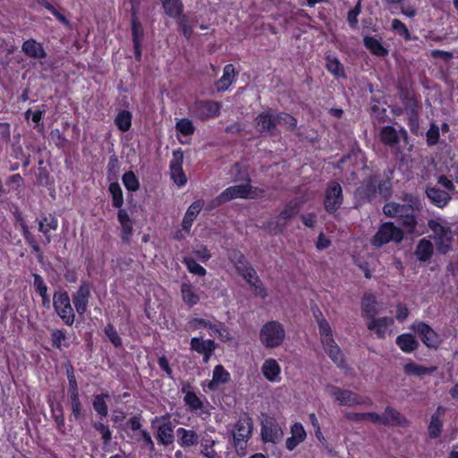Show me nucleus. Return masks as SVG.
Segmentation results:
<instances>
[{
  "label": "nucleus",
  "mask_w": 458,
  "mask_h": 458,
  "mask_svg": "<svg viewBox=\"0 0 458 458\" xmlns=\"http://www.w3.org/2000/svg\"><path fill=\"white\" fill-rule=\"evenodd\" d=\"M181 293L182 301L189 306L193 307L199 301V297L196 293L192 284L182 283L181 285Z\"/></svg>",
  "instance_id": "obj_43"
},
{
  "label": "nucleus",
  "mask_w": 458,
  "mask_h": 458,
  "mask_svg": "<svg viewBox=\"0 0 458 458\" xmlns=\"http://www.w3.org/2000/svg\"><path fill=\"white\" fill-rule=\"evenodd\" d=\"M439 131V127L435 123H431L429 129L426 132V141L428 146L432 147L438 143L440 139Z\"/></svg>",
  "instance_id": "obj_59"
},
{
  "label": "nucleus",
  "mask_w": 458,
  "mask_h": 458,
  "mask_svg": "<svg viewBox=\"0 0 458 458\" xmlns=\"http://www.w3.org/2000/svg\"><path fill=\"white\" fill-rule=\"evenodd\" d=\"M212 377L219 385H225L230 381L231 375L223 365L219 364L215 366Z\"/></svg>",
  "instance_id": "obj_58"
},
{
  "label": "nucleus",
  "mask_w": 458,
  "mask_h": 458,
  "mask_svg": "<svg viewBox=\"0 0 458 458\" xmlns=\"http://www.w3.org/2000/svg\"><path fill=\"white\" fill-rule=\"evenodd\" d=\"M428 227L431 234L428 239L434 241L437 251L445 255L453 249L454 235L448 223L441 218H430L428 220Z\"/></svg>",
  "instance_id": "obj_2"
},
{
  "label": "nucleus",
  "mask_w": 458,
  "mask_h": 458,
  "mask_svg": "<svg viewBox=\"0 0 458 458\" xmlns=\"http://www.w3.org/2000/svg\"><path fill=\"white\" fill-rule=\"evenodd\" d=\"M324 350L327 352V354L329 356V358L338 366V367H344V354L339 348V346L336 344L334 338H330L329 342L323 344Z\"/></svg>",
  "instance_id": "obj_36"
},
{
  "label": "nucleus",
  "mask_w": 458,
  "mask_h": 458,
  "mask_svg": "<svg viewBox=\"0 0 458 458\" xmlns=\"http://www.w3.org/2000/svg\"><path fill=\"white\" fill-rule=\"evenodd\" d=\"M92 290L90 281L81 280L78 289L72 293V305L80 317H83L88 310Z\"/></svg>",
  "instance_id": "obj_10"
},
{
  "label": "nucleus",
  "mask_w": 458,
  "mask_h": 458,
  "mask_svg": "<svg viewBox=\"0 0 458 458\" xmlns=\"http://www.w3.org/2000/svg\"><path fill=\"white\" fill-rule=\"evenodd\" d=\"M364 47L375 56L386 57L388 55L389 51L385 47L380 40L372 36H365L363 38Z\"/></svg>",
  "instance_id": "obj_34"
},
{
  "label": "nucleus",
  "mask_w": 458,
  "mask_h": 458,
  "mask_svg": "<svg viewBox=\"0 0 458 458\" xmlns=\"http://www.w3.org/2000/svg\"><path fill=\"white\" fill-rule=\"evenodd\" d=\"M395 344L404 353H411L420 346L419 341L416 339L415 335L411 333L399 335L395 338Z\"/></svg>",
  "instance_id": "obj_32"
},
{
  "label": "nucleus",
  "mask_w": 458,
  "mask_h": 458,
  "mask_svg": "<svg viewBox=\"0 0 458 458\" xmlns=\"http://www.w3.org/2000/svg\"><path fill=\"white\" fill-rule=\"evenodd\" d=\"M434 254V245L430 239H420L415 248L414 255L420 262H428Z\"/></svg>",
  "instance_id": "obj_29"
},
{
  "label": "nucleus",
  "mask_w": 458,
  "mask_h": 458,
  "mask_svg": "<svg viewBox=\"0 0 458 458\" xmlns=\"http://www.w3.org/2000/svg\"><path fill=\"white\" fill-rule=\"evenodd\" d=\"M384 420L387 421L386 425L403 426L409 425V420L395 409L387 406L383 413Z\"/></svg>",
  "instance_id": "obj_39"
},
{
  "label": "nucleus",
  "mask_w": 458,
  "mask_h": 458,
  "mask_svg": "<svg viewBox=\"0 0 458 458\" xmlns=\"http://www.w3.org/2000/svg\"><path fill=\"white\" fill-rule=\"evenodd\" d=\"M410 328L417 335L422 344L430 350H437L442 344L440 335L428 323L415 320Z\"/></svg>",
  "instance_id": "obj_9"
},
{
  "label": "nucleus",
  "mask_w": 458,
  "mask_h": 458,
  "mask_svg": "<svg viewBox=\"0 0 458 458\" xmlns=\"http://www.w3.org/2000/svg\"><path fill=\"white\" fill-rule=\"evenodd\" d=\"M221 102L208 99H196L190 106L189 111L191 117L205 122L218 117L221 113Z\"/></svg>",
  "instance_id": "obj_7"
},
{
  "label": "nucleus",
  "mask_w": 458,
  "mask_h": 458,
  "mask_svg": "<svg viewBox=\"0 0 458 458\" xmlns=\"http://www.w3.org/2000/svg\"><path fill=\"white\" fill-rule=\"evenodd\" d=\"M228 259L233 265L236 272L246 282H250L252 277L256 276V270L248 261L245 255L237 249H232L228 251Z\"/></svg>",
  "instance_id": "obj_14"
},
{
  "label": "nucleus",
  "mask_w": 458,
  "mask_h": 458,
  "mask_svg": "<svg viewBox=\"0 0 458 458\" xmlns=\"http://www.w3.org/2000/svg\"><path fill=\"white\" fill-rule=\"evenodd\" d=\"M177 443L182 448H188L198 445L199 436L193 429L178 428L176 429Z\"/></svg>",
  "instance_id": "obj_30"
},
{
  "label": "nucleus",
  "mask_w": 458,
  "mask_h": 458,
  "mask_svg": "<svg viewBox=\"0 0 458 458\" xmlns=\"http://www.w3.org/2000/svg\"><path fill=\"white\" fill-rule=\"evenodd\" d=\"M426 195L430 202L439 208H443L447 206L452 199L449 192L441 190L437 186L427 187Z\"/></svg>",
  "instance_id": "obj_24"
},
{
  "label": "nucleus",
  "mask_w": 458,
  "mask_h": 458,
  "mask_svg": "<svg viewBox=\"0 0 458 458\" xmlns=\"http://www.w3.org/2000/svg\"><path fill=\"white\" fill-rule=\"evenodd\" d=\"M408 133L403 127H400L399 131L392 125H386L380 129V141L387 147L394 148L400 143L401 138L407 139Z\"/></svg>",
  "instance_id": "obj_18"
},
{
  "label": "nucleus",
  "mask_w": 458,
  "mask_h": 458,
  "mask_svg": "<svg viewBox=\"0 0 458 458\" xmlns=\"http://www.w3.org/2000/svg\"><path fill=\"white\" fill-rule=\"evenodd\" d=\"M361 13V0H358L356 5L351 9L347 13V22L349 26L352 29L357 27L358 24V16Z\"/></svg>",
  "instance_id": "obj_62"
},
{
  "label": "nucleus",
  "mask_w": 458,
  "mask_h": 458,
  "mask_svg": "<svg viewBox=\"0 0 458 458\" xmlns=\"http://www.w3.org/2000/svg\"><path fill=\"white\" fill-rule=\"evenodd\" d=\"M403 237V230L401 227L396 226L393 222H385L379 225L377 233L370 239V244L375 248H381L391 242L399 243Z\"/></svg>",
  "instance_id": "obj_5"
},
{
  "label": "nucleus",
  "mask_w": 458,
  "mask_h": 458,
  "mask_svg": "<svg viewBox=\"0 0 458 458\" xmlns=\"http://www.w3.org/2000/svg\"><path fill=\"white\" fill-rule=\"evenodd\" d=\"M302 204L303 201L298 199L289 200L278 215L277 221H268L267 228L273 231L275 234L282 233L287 225V222L299 214Z\"/></svg>",
  "instance_id": "obj_8"
},
{
  "label": "nucleus",
  "mask_w": 458,
  "mask_h": 458,
  "mask_svg": "<svg viewBox=\"0 0 458 458\" xmlns=\"http://www.w3.org/2000/svg\"><path fill=\"white\" fill-rule=\"evenodd\" d=\"M264 377L269 382H279L281 380V367L275 359H267L261 367Z\"/></svg>",
  "instance_id": "obj_31"
},
{
  "label": "nucleus",
  "mask_w": 458,
  "mask_h": 458,
  "mask_svg": "<svg viewBox=\"0 0 458 458\" xmlns=\"http://www.w3.org/2000/svg\"><path fill=\"white\" fill-rule=\"evenodd\" d=\"M204 206L203 199H198L192 202L187 208L184 216L182 221V230L186 233H190L192 224Z\"/></svg>",
  "instance_id": "obj_27"
},
{
  "label": "nucleus",
  "mask_w": 458,
  "mask_h": 458,
  "mask_svg": "<svg viewBox=\"0 0 458 458\" xmlns=\"http://www.w3.org/2000/svg\"><path fill=\"white\" fill-rule=\"evenodd\" d=\"M67 338V332L65 329H55L51 332L52 346L56 349H61L62 345L68 347L70 344L64 343Z\"/></svg>",
  "instance_id": "obj_56"
},
{
  "label": "nucleus",
  "mask_w": 458,
  "mask_h": 458,
  "mask_svg": "<svg viewBox=\"0 0 458 458\" xmlns=\"http://www.w3.org/2000/svg\"><path fill=\"white\" fill-rule=\"evenodd\" d=\"M420 211L421 204L417 198L413 197L409 199V203L388 202L383 207L384 214L388 217L396 218L403 230L408 234L416 233Z\"/></svg>",
  "instance_id": "obj_1"
},
{
  "label": "nucleus",
  "mask_w": 458,
  "mask_h": 458,
  "mask_svg": "<svg viewBox=\"0 0 458 458\" xmlns=\"http://www.w3.org/2000/svg\"><path fill=\"white\" fill-rule=\"evenodd\" d=\"M117 219L121 225V239L124 243L131 242L133 234V222L128 212L124 208H120L117 212Z\"/></svg>",
  "instance_id": "obj_23"
},
{
  "label": "nucleus",
  "mask_w": 458,
  "mask_h": 458,
  "mask_svg": "<svg viewBox=\"0 0 458 458\" xmlns=\"http://www.w3.org/2000/svg\"><path fill=\"white\" fill-rule=\"evenodd\" d=\"M377 176L371 174L365 178L354 191V198L359 204L370 202L377 193Z\"/></svg>",
  "instance_id": "obj_16"
},
{
  "label": "nucleus",
  "mask_w": 458,
  "mask_h": 458,
  "mask_svg": "<svg viewBox=\"0 0 458 458\" xmlns=\"http://www.w3.org/2000/svg\"><path fill=\"white\" fill-rule=\"evenodd\" d=\"M247 283L253 289V291L257 296H259L262 299H265L267 296V291L257 274H256L255 277H252L250 282H247Z\"/></svg>",
  "instance_id": "obj_61"
},
{
  "label": "nucleus",
  "mask_w": 458,
  "mask_h": 458,
  "mask_svg": "<svg viewBox=\"0 0 458 458\" xmlns=\"http://www.w3.org/2000/svg\"><path fill=\"white\" fill-rule=\"evenodd\" d=\"M108 191L112 197V206L115 208H122L123 205V193L120 184L117 182H110Z\"/></svg>",
  "instance_id": "obj_44"
},
{
  "label": "nucleus",
  "mask_w": 458,
  "mask_h": 458,
  "mask_svg": "<svg viewBox=\"0 0 458 458\" xmlns=\"http://www.w3.org/2000/svg\"><path fill=\"white\" fill-rule=\"evenodd\" d=\"M325 61L327 70L335 78L346 77L344 65L335 55L327 54L325 55Z\"/></svg>",
  "instance_id": "obj_38"
},
{
  "label": "nucleus",
  "mask_w": 458,
  "mask_h": 458,
  "mask_svg": "<svg viewBox=\"0 0 458 458\" xmlns=\"http://www.w3.org/2000/svg\"><path fill=\"white\" fill-rule=\"evenodd\" d=\"M377 300L373 294H364L361 299V316L364 319L370 321L376 318L377 314Z\"/></svg>",
  "instance_id": "obj_33"
},
{
  "label": "nucleus",
  "mask_w": 458,
  "mask_h": 458,
  "mask_svg": "<svg viewBox=\"0 0 458 458\" xmlns=\"http://www.w3.org/2000/svg\"><path fill=\"white\" fill-rule=\"evenodd\" d=\"M445 411V407L438 405L435 412L431 415L429 424L428 426V434L429 438L436 439L441 436L444 428L443 418Z\"/></svg>",
  "instance_id": "obj_19"
},
{
  "label": "nucleus",
  "mask_w": 458,
  "mask_h": 458,
  "mask_svg": "<svg viewBox=\"0 0 458 458\" xmlns=\"http://www.w3.org/2000/svg\"><path fill=\"white\" fill-rule=\"evenodd\" d=\"M165 13L173 19L182 16L184 5L182 0H160Z\"/></svg>",
  "instance_id": "obj_35"
},
{
  "label": "nucleus",
  "mask_w": 458,
  "mask_h": 458,
  "mask_svg": "<svg viewBox=\"0 0 458 458\" xmlns=\"http://www.w3.org/2000/svg\"><path fill=\"white\" fill-rule=\"evenodd\" d=\"M329 394L342 406L352 407L357 403L358 394L351 390L331 386H329Z\"/></svg>",
  "instance_id": "obj_20"
},
{
  "label": "nucleus",
  "mask_w": 458,
  "mask_h": 458,
  "mask_svg": "<svg viewBox=\"0 0 458 458\" xmlns=\"http://www.w3.org/2000/svg\"><path fill=\"white\" fill-rule=\"evenodd\" d=\"M151 427L157 430L155 437L158 445L167 447L174 444L175 424L169 413L156 416L151 420Z\"/></svg>",
  "instance_id": "obj_4"
},
{
  "label": "nucleus",
  "mask_w": 458,
  "mask_h": 458,
  "mask_svg": "<svg viewBox=\"0 0 458 458\" xmlns=\"http://www.w3.org/2000/svg\"><path fill=\"white\" fill-rule=\"evenodd\" d=\"M21 50L28 57L33 59H45L47 55L43 45L34 38L24 40Z\"/></svg>",
  "instance_id": "obj_26"
},
{
  "label": "nucleus",
  "mask_w": 458,
  "mask_h": 458,
  "mask_svg": "<svg viewBox=\"0 0 458 458\" xmlns=\"http://www.w3.org/2000/svg\"><path fill=\"white\" fill-rule=\"evenodd\" d=\"M398 95L406 114L420 111V103L413 90L407 87L399 86Z\"/></svg>",
  "instance_id": "obj_21"
},
{
  "label": "nucleus",
  "mask_w": 458,
  "mask_h": 458,
  "mask_svg": "<svg viewBox=\"0 0 458 458\" xmlns=\"http://www.w3.org/2000/svg\"><path fill=\"white\" fill-rule=\"evenodd\" d=\"M52 418L55 423V427L58 431L64 432L65 429V420L64 415V409L61 404H57L54 407L53 404H50Z\"/></svg>",
  "instance_id": "obj_51"
},
{
  "label": "nucleus",
  "mask_w": 458,
  "mask_h": 458,
  "mask_svg": "<svg viewBox=\"0 0 458 458\" xmlns=\"http://www.w3.org/2000/svg\"><path fill=\"white\" fill-rule=\"evenodd\" d=\"M183 403L191 412L202 411L204 408L203 402L196 393H186L183 396Z\"/></svg>",
  "instance_id": "obj_48"
},
{
  "label": "nucleus",
  "mask_w": 458,
  "mask_h": 458,
  "mask_svg": "<svg viewBox=\"0 0 458 458\" xmlns=\"http://www.w3.org/2000/svg\"><path fill=\"white\" fill-rule=\"evenodd\" d=\"M92 427L95 430L100 433L103 444L105 445H108L111 443L113 437V432L109 426L98 420L94 421L92 423Z\"/></svg>",
  "instance_id": "obj_53"
},
{
  "label": "nucleus",
  "mask_w": 458,
  "mask_h": 458,
  "mask_svg": "<svg viewBox=\"0 0 458 458\" xmlns=\"http://www.w3.org/2000/svg\"><path fill=\"white\" fill-rule=\"evenodd\" d=\"M252 420L248 414L241 416L234 425L233 444L236 450H244L251 436Z\"/></svg>",
  "instance_id": "obj_12"
},
{
  "label": "nucleus",
  "mask_w": 458,
  "mask_h": 458,
  "mask_svg": "<svg viewBox=\"0 0 458 458\" xmlns=\"http://www.w3.org/2000/svg\"><path fill=\"white\" fill-rule=\"evenodd\" d=\"M176 129L184 136H190L194 133L195 127L191 120L182 118L176 123Z\"/></svg>",
  "instance_id": "obj_63"
},
{
  "label": "nucleus",
  "mask_w": 458,
  "mask_h": 458,
  "mask_svg": "<svg viewBox=\"0 0 458 458\" xmlns=\"http://www.w3.org/2000/svg\"><path fill=\"white\" fill-rule=\"evenodd\" d=\"M66 376L68 380V396L80 394L78 382L75 376V370L71 363L65 366Z\"/></svg>",
  "instance_id": "obj_47"
},
{
  "label": "nucleus",
  "mask_w": 458,
  "mask_h": 458,
  "mask_svg": "<svg viewBox=\"0 0 458 458\" xmlns=\"http://www.w3.org/2000/svg\"><path fill=\"white\" fill-rule=\"evenodd\" d=\"M259 337L265 348H277L284 344L286 337L284 326L277 320H269L261 327Z\"/></svg>",
  "instance_id": "obj_3"
},
{
  "label": "nucleus",
  "mask_w": 458,
  "mask_h": 458,
  "mask_svg": "<svg viewBox=\"0 0 458 458\" xmlns=\"http://www.w3.org/2000/svg\"><path fill=\"white\" fill-rule=\"evenodd\" d=\"M277 126L282 125L286 131H293L297 128V119L291 114L286 112H279L276 110Z\"/></svg>",
  "instance_id": "obj_45"
},
{
  "label": "nucleus",
  "mask_w": 458,
  "mask_h": 458,
  "mask_svg": "<svg viewBox=\"0 0 458 458\" xmlns=\"http://www.w3.org/2000/svg\"><path fill=\"white\" fill-rule=\"evenodd\" d=\"M254 125L256 130L263 135L272 137L280 133L277 129L276 110L273 108H267L259 113L254 118Z\"/></svg>",
  "instance_id": "obj_11"
},
{
  "label": "nucleus",
  "mask_w": 458,
  "mask_h": 458,
  "mask_svg": "<svg viewBox=\"0 0 458 458\" xmlns=\"http://www.w3.org/2000/svg\"><path fill=\"white\" fill-rule=\"evenodd\" d=\"M391 29L405 41L412 39L411 34L407 26L399 19H394L391 22Z\"/></svg>",
  "instance_id": "obj_55"
},
{
  "label": "nucleus",
  "mask_w": 458,
  "mask_h": 458,
  "mask_svg": "<svg viewBox=\"0 0 458 458\" xmlns=\"http://www.w3.org/2000/svg\"><path fill=\"white\" fill-rule=\"evenodd\" d=\"M72 299L66 291H55L53 294V307L63 323L72 327L76 318L75 309L72 306Z\"/></svg>",
  "instance_id": "obj_6"
},
{
  "label": "nucleus",
  "mask_w": 458,
  "mask_h": 458,
  "mask_svg": "<svg viewBox=\"0 0 458 458\" xmlns=\"http://www.w3.org/2000/svg\"><path fill=\"white\" fill-rule=\"evenodd\" d=\"M344 203V194L341 184L330 181L325 191L324 208L328 214H335Z\"/></svg>",
  "instance_id": "obj_13"
},
{
  "label": "nucleus",
  "mask_w": 458,
  "mask_h": 458,
  "mask_svg": "<svg viewBox=\"0 0 458 458\" xmlns=\"http://www.w3.org/2000/svg\"><path fill=\"white\" fill-rule=\"evenodd\" d=\"M437 369V366L426 367L417 364L415 362H408L403 366V371L408 376L422 377L425 375H431Z\"/></svg>",
  "instance_id": "obj_37"
},
{
  "label": "nucleus",
  "mask_w": 458,
  "mask_h": 458,
  "mask_svg": "<svg viewBox=\"0 0 458 458\" xmlns=\"http://www.w3.org/2000/svg\"><path fill=\"white\" fill-rule=\"evenodd\" d=\"M318 326L319 335H321L322 344L329 342L330 338H334L331 327L326 318H321L320 319H318Z\"/></svg>",
  "instance_id": "obj_57"
},
{
  "label": "nucleus",
  "mask_w": 458,
  "mask_h": 458,
  "mask_svg": "<svg viewBox=\"0 0 458 458\" xmlns=\"http://www.w3.org/2000/svg\"><path fill=\"white\" fill-rule=\"evenodd\" d=\"M236 76L237 72H235V68L232 64L225 65L222 77L216 82V91H226L235 81Z\"/></svg>",
  "instance_id": "obj_28"
},
{
  "label": "nucleus",
  "mask_w": 458,
  "mask_h": 458,
  "mask_svg": "<svg viewBox=\"0 0 458 458\" xmlns=\"http://www.w3.org/2000/svg\"><path fill=\"white\" fill-rule=\"evenodd\" d=\"M191 349L199 354H204L207 352H215L216 344L212 339L203 340L199 337H192L190 342Z\"/></svg>",
  "instance_id": "obj_40"
},
{
  "label": "nucleus",
  "mask_w": 458,
  "mask_h": 458,
  "mask_svg": "<svg viewBox=\"0 0 458 458\" xmlns=\"http://www.w3.org/2000/svg\"><path fill=\"white\" fill-rule=\"evenodd\" d=\"M394 320L392 317L374 318L367 322V327L370 331H374L378 339H385L387 328L393 326Z\"/></svg>",
  "instance_id": "obj_22"
},
{
  "label": "nucleus",
  "mask_w": 458,
  "mask_h": 458,
  "mask_svg": "<svg viewBox=\"0 0 458 458\" xmlns=\"http://www.w3.org/2000/svg\"><path fill=\"white\" fill-rule=\"evenodd\" d=\"M131 30L132 43H142L144 30L139 17L135 15V12H133L132 17H131Z\"/></svg>",
  "instance_id": "obj_49"
},
{
  "label": "nucleus",
  "mask_w": 458,
  "mask_h": 458,
  "mask_svg": "<svg viewBox=\"0 0 458 458\" xmlns=\"http://www.w3.org/2000/svg\"><path fill=\"white\" fill-rule=\"evenodd\" d=\"M132 114L128 110L120 111L115 118L114 124L123 132L128 131L131 127Z\"/></svg>",
  "instance_id": "obj_46"
},
{
  "label": "nucleus",
  "mask_w": 458,
  "mask_h": 458,
  "mask_svg": "<svg viewBox=\"0 0 458 458\" xmlns=\"http://www.w3.org/2000/svg\"><path fill=\"white\" fill-rule=\"evenodd\" d=\"M284 432L275 418L267 417L261 424V437L265 443L276 444L283 438Z\"/></svg>",
  "instance_id": "obj_17"
},
{
  "label": "nucleus",
  "mask_w": 458,
  "mask_h": 458,
  "mask_svg": "<svg viewBox=\"0 0 458 458\" xmlns=\"http://www.w3.org/2000/svg\"><path fill=\"white\" fill-rule=\"evenodd\" d=\"M265 191L261 188L254 187L249 183L233 185L222 191V197L225 198L227 202L234 199H255L262 195Z\"/></svg>",
  "instance_id": "obj_15"
},
{
  "label": "nucleus",
  "mask_w": 458,
  "mask_h": 458,
  "mask_svg": "<svg viewBox=\"0 0 458 458\" xmlns=\"http://www.w3.org/2000/svg\"><path fill=\"white\" fill-rule=\"evenodd\" d=\"M216 441L211 436H206L201 440V451L200 454L207 458H217V453L214 449Z\"/></svg>",
  "instance_id": "obj_50"
},
{
  "label": "nucleus",
  "mask_w": 458,
  "mask_h": 458,
  "mask_svg": "<svg viewBox=\"0 0 458 458\" xmlns=\"http://www.w3.org/2000/svg\"><path fill=\"white\" fill-rule=\"evenodd\" d=\"M109 398V394L107 393H102L99 394L94 395L92 400V406L97 414L103 419L108 414V406L106 403V399Z\"/></svg>",
  "instance_id": "obj_42"
},
{
  "label": "nucleus",
  "mask_w": 458,
  "mask_h": 458,
  "mask_svg": "<svg viewBox=\"0 0 458 458\" xmlns=\"http://www.w3.org/2000/svg\"><path fill=\"white\" fill-rule=\"evenodd\" d=\"M171 178L178 186H184L187 182V177L183 172L182 167L169 168Z\"/></svg>",
  "instance_id": "obj_64"
},
{
  "label": "nucleus",
  "mask_w": 458,
  "mask_h": 458,
  "mask_svg": "<svg viewBox=\"0 0 458 458\" xmlns=\"http://www.w3.org/2000/svg\"><path fill=\"white\" fill-rule=\"evenodd\" d=\"M184 264L186 265L188 271L193 275L204 276L207 274L206 268L191 258L185 259Z\"/></svg>",
  "instance_id": "obj_60"
},
{
  "label": "nucleus",
  "mask_w": 458,
  "mask_h": 458,
  "mask_svg": "<svg viewBox=\"0 0 458 458\" xmlns=\"http://www.w3.org/2000/svg\"><path fill=\"white\" fill-rule=\"evenodd\" d=\"M68 399L72 410L70 420L78 421L82 420L85 416V411L83 409L80 394L68 396Z\"/></svg>",
  "instance_id": "obj_41"
},
{
  "label": "nucleus",
  "mask_w": 458,
  "mask_h": 458,
  "mask_svg": "<svg viewBox=\"0 0 458 458\" xmlns=\"http://www.w3.org/2000/svg\"><path fill=\"white\" fill-rule=\"evenodd\" d=\"M292 436L285 441V448L293 451L307 437V433L301 422H295L291 426Z\"/></svg>",
  "instance_id": "obj_25"
},
{
  "label": "nucleus",
  "mask_w": 458,
  "mask_h": 458,
  "mask_svg": "<svg viewBox=\"0 0 458 458\" xmlns=\"http://www.w3.org/2000/svg\"><path fill=\"white\" fill-rule=\"evenodd\" d=\"M122 182L127 191L135 192L140 189V181L134 172L127 171L122 176Z\"/></svg>",
  "instance_id": "obj_52"
},
{
  "label": "nucleus",
  "mask_w": 458,
  "mask_h": 458,
  "mask_svg": "<svg viewBox=\"0 0 458 458\" xmlns=\"http://www.w3.org/2000/svg\"><path fill=\"white\" fill-rule=\"evenodd\" d=\"M104 333L115 348H120L123 346V340L112 323L106 324V326L104 327Z\"/></svg>",
  "instance_id": "obj_54"
}]
</instances>
